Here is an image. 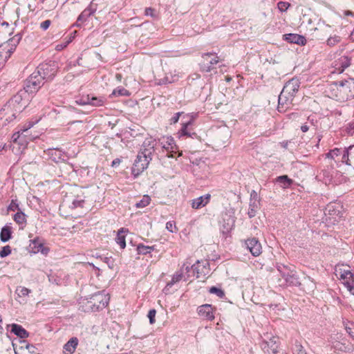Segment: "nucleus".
Here are the masks:
<instances>
[{
    "label": "nucleus",
    "mask_w": 354,
    "mask_h": 354,
    "mask_svg": "<svg viewBox=\"0 0 354 354\" xmlns=\"http://www.w3.org/2000/svg\"><path fill=\"white\" fill-rule=\"evenodd\" d=\"M89 95H82L75 100V103L79 105H89Z\"/></svg>",
    "instance_id": "nucleus-43"
},
{
    "label": "nucleus",
    "mask_w": 354,
    "mask_h": 354,
    "mask_svg": "<svg viewBox=\"0 0 354 354\" xmlns=\"http://www.w3.org/2000/svg\"><path fill=\"white\" fill-rule=\"evenodd\" d=\"M173 149H169V151H167V156L168 158H174L175 156V154L178 152V156H181L183 155V152L182 151H178V146L176 145V147H172Z\"/></svg>",
    "instance_id": "nucleus-48"
},
{
    "label": "nucleus",
    "mask_w": 354,
    "mask_h": 354,
    "mask_svg": "<svg viewBox=\"0 0 354 354\" xmlns=\"http://www.w3.org/2000/svg\"><path fill=\"white\" fill-rule=\"evenodd\" d=\"M209 292L212 294L216 295L219 298H223L225 297L224 291L216 286H212L209 288Z\"/></svg>",
    "instance_id": "nucleus-44"
},
{
    "label": "nucleus",
    "mask_w": 354,
    "mask_h": 354,
    "mask_svg": "<svg viewBox=\"0 0 354 354\" xmlns=\"http://www.w3.org/2000/svg\"><path fill=\"white\" fill-rule=\"evenodd\" d=\"M351 326H353V328H351V327H346V331L349 333V335H351V337H353L354 339V332L352 330V329H354V324H351Z\"/></svg>",
    "instance_id": "nucleus-64"
},
{
    "label": "nucleus",
    "mask_w": 354,
    "mask_h": 354,
    "mask_svg": "<svg viewBox=\"0 0 354 354\" xmlns=\"http://www.w3.org/2000/svg\"><path fill=\"white\" fill-rule=\"evenodd\" d=\"M192 124L193 120L192 119L182 124L181 128L177 133L179 138L184 136L192 138H198L197 133L194 131H192V129L190 128V127L192 125Z\"/></svg>",
    "instance_id": "nucleus-17"
},
{
    "label": "nucleus",
    "mask_w": 354,
    "mask_h": 354,
    "mask_svg": "<svg viewBox=\"0 0 354 354\" xmlns=\"http://www.w3.org/2000/svg\"><path fill=\"white\" fill-rule=\"evenodd\" d=\"M6 62V57H3V52L1 51V49H0V69L3 67Z\"/></svg>",
    "instance_id": "nucleus-62"
},
{
    "label": "nucleus",
    "mask_w": 354,
    "mask_h": 354,
    "mask_svg": "<svg viewBox=\"0 0 354 354\" xmlns=\"http://www.w3.org/2000/svg\"><path fill=\"white\" fill-rule=\"evenodd\" d=\"M50 24H51L50 20H49V19L45 20L41 23L40 28L42 30H46L49 28Z\"/></svg>",
    "instance_id": "nucleus-59"
},
{
    "label": "nucleus",
    "mask_w": 354,
    "mask_h": 354,
    "mask_svg": "<svg viewBox=\"0 0 354 354\" xmlns=\"http://www.w3.org/2000/svg\"><path fill=\"white\" fill-rule=\"evenodd\" d=\"M10 328V332L21 339L27 338L29 336V333L23 328L21 325L17 324H11L7 325V328Z\"/></svg>",
    "instance_id": "nucleus-21"
},
{
    "label": "nucleus",
    "mask_w": 354,
    "mask_h": 354,
    "mask_svg": "<svg viewBox=\"0 0 354 354\" xmlns=\"http://www.w3.org/2000/svg\"><path fill=\"white\" fill-rule=\"evenodd\" d=\"M151 160L152 158L150 156V152L140 151L133 163L132 174L135 176H138L147 168V166Z\"/></svg>",
    "instance_id": "nucleus-7"
},
{
    "label": "nucleus",
    "mask_w": 354,
    "mask_h": 354,
    "mask_svg": "<svg viewBox=\"0 0 354 354\" xmlns=\"http://www.w3.org/2000/svg\"><path fill=\"white\" fill-rule=\"evenodd\" d=\"M45 153L49 159L55 162H59L64 160V153L57 149H48Z\"/></svg>",
    "instance_id": "nucleus-23"
},
{
    "label": "nucleus",
    "mask_w": 354,
    "mask_h": 354,
    "mask_svg": "<svg viewBox=\"0 0 354 354\" xmlns=\"http://www.w3.org/2000/svg\"><path fill=\"white\" fill-rule=\"evenodd\" d=\"M276 182L281 183L283 185V187H288L292 183V180L289 178L288 176L283 175L278 176L276 178Z\"/></svg>",
    "instance_id": "nucleus-40"
},
{
    "label": "nucleus",
    "mask_w": 354,
    "mask_h": 354,
    "mask_svg": "<svg viewBox=\"0 0 354 354\" xmlns=\"http://www.w3.org/2000/svg\"><path fill=\"white\" fill-rule=\"evenodd\" d=\"M111 95L114 96H129L130 93L124 87L118 86L113 91Z\"/></svg>",
    "instance_id": "nucleus-39"
},
{
    "label": "nucleus",
    "mask_w": 354,
    "mask_h": 354,
    "mask_svg": "<svg viewBox=\"0 0 354 354\" xmlns=\"http://www.w3.org/2000/svg\"><path fill=\"white\" fill-rule=\"evenodd\" d=\"M194 274H196V278L203 277V279L209 274V263L207 261H197L196 263L191 266Z\"/></svg>",
    "instance_id": "nucleus-13"
},
{
    "label": "nucleus",
    "mask_w": 354,
    "mask_h": 354,
    "mask_svg": "<svg viewBox=\"0 0 354 354\" xmlns=\"http://www.w3.org/2000/svg\"><path fill=\"white\" fill-rule=\"evenodd\" d=\"M85 204L84 198L82 196H77L72 201L71 205L70 206L72 209L83 208Z\"/></svg>",
    "instance_id": "nucleus-36"
},
{
    "label": "nucleus",
    "mask_w": 354,
    "mask_h": 354,
    "mask_svg": "<svg viewBox=\"0 0 354 354\" xmlns=\"http://www.w3.org/2000/svg\"><path fill=\"white\" fill-rule=\"evenodd\" d=\"M156 314V311L155 309L149 310V311L148 313V315H147V317H148V318L149 319V323L151 324H154L155 322H156V319H155Z\"/></svg>",
    "instance_id": "nucleus-50"
},
{
    "label": "nucleus",
    "mask_w": 354,
    "mask_h": 354,
    "mask_svg": "<svg viewBox=\"0 0 354 354\" xmlns=\"http://www.w3.org/2000/svg\"><path fill=\"white\" fill-rule=\"evenodd\" d=\"M12 230L10 225L3 226L0 232V240L3 243H6L12 239Z\"/></svg>",
    "instance_id": "nucleus-29"
},
{
    "label": "nucleus",
    "mask_w": 354,
    "mask_h": 354,
    "mask_svg": "<svg viewBox=\"0 0 354 354\" xmlns=\"http://www.w3.org/2000/svg\"><path fill=\"white\" fill-rule=\"evenodd\" d=\"M205 203L203 201V197L199 196L195 199L192 201V207L194 209H200L203 207H205Z\"/></svg>",
    "instance_id": "nucleus-42"
},
{
    "label": "nucleus",
    "mask_w": 354,
    "mask_h": 354,
    "mask_svg": "<svg viewBox=\"0 0 354 354\" xmlns=\"http://www.w3.org/2000/svg\"><path fill=\"white\" fill-rule=\"evenodd\" d=\"M102 260L108 265L109 268L112 269L113 268L114 261L111 258L104 257Z\"/></svg>",
    "instance_id": "nucleus-57"
},
{
    "label": "nucleus",
    "mask_w": 354,
    "mask_h": 354,
    "mask_svg": "<svg viewBox=\"0 0 354 354\" xmlns=\"http://www.w3.org/2000/svg\"><path fill=\"white\" fill-rule=\"evenodd\" d=\"M214 310L215 308L210 304L201 305L197 309L199 316L209 321H212L214 319Z\"/></svg>",
    "instance_id": "nucleus-16"
},
{
    "label": "nucleus",
    "mask_w": 354,
    "mask_h": 354,
    "mask_svg": "<svg viewBox=\"0 0 354 354\" xmlns=\"http://www.w3.org/2000/svg\"><path fill=\"white\" fill-rule=\"evenodd\" d=\"M8 214L10 215L14 221H26V214L19 207L17 200H12L8 207Z\"/></svg>",
    "instance_id": "nucleus-12"
},
{
    "label": "nucleus",
    "mask_w": 354,
    "mask_h": 354,
    "mask_svg": "<svg viewBox=\"0 0 354 354\" xmlns=\"http://www.w3.org/2000/svg\"><path fill=\"white\" fill-rule=\"evenodd\" d=\"M244 244L254 257H258L261 254V244L257 239L254 237L248 239L245 241Z\"/></svg>",
    "instance_id": "nucleus-15"
},
{
    "label": "nucleus",
    "mask_w": 354,
    "mask_h": 354,
    "mask_svg": "<svg viewBox=\"0 0 354 354\" xmlns=\"http://www.w3.org/2000/svg\"><path fill=\"white\" fill-rule=\"evenodd\" d=\"M331 95L340 102L354 98V79L334 82L331 84Z\"/></svg>",
    "instance_id": "nucleus-3"
},
{
    "label": "nucleus",
    "mask_w": 354,
    "mask_h": 354,
    "mask_svg": "<svg viewBox=\"0 0 354 354\" xmlns=\"http://www.w3.org/2000/svg\"><path fill=\"white\" fill-rule=\"evenodd\" d=\"M89 105L93 106H102L104 104L106 99L104 97H96L93 95H89Z\"/></svg>",
    "instance_id": "nucleus-31"
},
{
    "label": "nucleus",
    "mask_w": 354,
    "mask_h": 354,
    "mask_svg": "<svg viewBox=\"0 0 354 354\" xmlns=\"http://www.w3.org/2000/svg\"><path fill=\"white\" fill-rule=\"evenodd\" d=\"M341 279L344 280V284L347 290L354 295V274L350 270L341 272Z\"/></svg>",
    "instance_id": "nucleus-18"
},
{
    "label": "nucleus",
    "mask_w": 354,
    "mask_h": 354,
    "mask_svg": "<svg viewBox=\"0 0 354 354\" xmlns=\"http://www.w3.org/2000/svg\"><path fill=\"white\" fill-rule=\"evenodd\" d=\"M283 40L291 44H296L301 46H304L306 44V39L305 37L299 34H285L283 35Z\"/></svg>",
    "instance_id": "nucleus-19"
},
{
    "label": "nucleus",
    "mask_w": 354,
    "mask_h": 354,
    "mask_svg": "<svg viewBox=\"0 0 354 354\" xmlns=\"http://www.w3.org/2000/svg\"><path fill=\"white\" fill-rule=\"evenodd\" d=\"M78 339L76 337H71L64 345V353L65 354H73L78 345Z\"/></svg>",
    "instance_id": "nucleus-25"
},
{
    "label": "nucleus",
    "mask_w": 354,
    "mask_h": 354,
    "mask_svg": "<svg viewBox=\"0 0 354 354\" xmlns=\"http://www.w3.org/2000/svg\"><path fill=\"white\" fill-rule=\"evenodd\" d=\"M39 121V119H35V120H30L23 124L20 129L12 136V139L15 142L21 138H24L26 142L28 140H32L38 137L37 135H30L28 133V130L31 129L35 124Z\"/></svg>",
    "instance_id": "nucleus-8"
},
{
    "label": "nucleus",
    "mask_w": 354,
    "mask_h": 354,
    "mask_svg": "<svg viewBox=\"0 0 354 354\" xmlns=\"http://www.w3.org/2000/svg\"><path fill=\"white\" fill-rule=\"evenodd\" d=\"M322 174H323V176L324 178H326V180H331L332 178H333V174H332V170L331 169H324L322 171Z\"/></svg>",
    "instance_id": "nucleus-54"
},
{
    "label": "nucleus",
    "mask_w": 354,
    "mask_h": 354,
    "mask_svg": "<svg viewBox=\"0 0 354 354\" xmlns=\"http://www.w3.org/2000/svg\"><path fill=\"white\" fill-rule=\"evenodd\" d=\"M155 250V246H147L142 243L137 245L136 250L138 254H148Z\"/></svg>",
    "instance_id": "nucleus-33"
},
{
    "label": "nucleus",
    "mask_w": 354,
    "mask_h": 354,
    "mask_svg": "<svg viewBox=\"0 0 354 354\" xmlns=\"http://www.w3.org/2000/svg\"><path fill=\"white\" fill-rule=\"evenodd\" d=\"M183 112L176 113L174 116L170 119V124H176L179 120L180 116L183 114Z\"/></svg>",
    "instance_id": "nucleus-56"
},
{
    "label": "nucleus",
    "mask_w": 354,
    "mask_h": 354,
    "mask_svg": "<svg viewBox=\"0 0 354 354\" xmlns=\"http://www.w3.org/2000/svg\"><path fill=\"white\" fill-rule=\"evenodd\" d=\"M20 343L25 345V348L28 351V353L31 354H39L36 352L37 348L35 346L30 344L25 341H20Z\"/></svg>",
    "instance_id": "nucleus-47"
},
{
    "label": "nucleus",
    "mask_w": 354,
    "mask_h": 354,
    "mask_svg": "<svg viewBox=\"0 0 354 354\" xmlns=\"http://www.w3.org/2000/svg\"><path fill=\"white\" fill-rule=\"evenodd\" d=\"M233 228L234 223H223L219 227L222 238L226 240L227 238L231 237V232Z\"/></svg>",
    "instance_id": "nucleus-26"
},
{
    "label": "nucleus",
    "mask_w": 354,
    "mask_h": 354,
    "mask_svg": "<svg viewBox=\"0 0 354 354\" xmlns=\"http://www.w3.org/2000/svg\"><path fill=\"white\" fill-rule=\"evenodd\" d=\"M158 145L167 152L169 151V149L176 147V143L172 137L163 138L162 140H159Z\"/></svg>",
    "instance_id": "nucleus-28"
},
{
    "label": "nucleus",
    "mask_w": 354,
    "mask_h": 354,
    "mask_svg": "<svg viewBox=\"0 0 354 354\" xmlns=\"http://www.w3.org/2000/svg\"><path fill=\"white\" fill-rule=\"evenodd\" d=\"M156 145V142L155 140L152 138L146 139L142 145L140 151L150 152V156H151L155 151L154 148Z\"/></svg>",
    "instance_id": "nucleus-30"
},
{
    "label": "nucleus",
    "mask_w": 354,
    "mask_h": 354,
    "mask_svg": "<svg viewBox=\"0 0 354 354\" xmlns=\"http://www.w3.org/2000/svg\"><path fill=\"white\" fill-rule=\"evenodd\" d=\"M341 41V37L338 35H333L330 36L327 40H326V45L329 47H333L335 46L336 44H339Z\"/></svg>",
    "instance_id": "nucleus-41"
},
{
    "label": "nucleus",
    "mask_w": 354,
    "mask_h": 354,
    "mask_svg": "<svg viewBox=\"0 0 354 354\" xmlns=\"http://www.w3.org/2000/svg\"><path fill=\"white\" fill-rule=\"evenodd\" d=\"M300 82L297 79H292L287 82L278 99L279 112H283L290 105L295 96L296 93L299 91Z\"/></svg>",
    "instance_id": "nucleus-4"
},
{
    "label": "nucleus",
    "mask_w": 354,
    "mask_h": 354,
    "mask_svg": "<svg viewBox=\"0 0 354 354\" xmlns=\"http://www.w3.org/2000/svg\"><path fill=\"white\" fill-rule=\"evenodd\" d=\"M145 15L147 16H151L152 17H154L156 16L154 9H153L151 8H147L145 9Z\"/></svg>",
    "instance_id": "nucleus-61"
},
{
    "label": "nucleus",
    "mask_w": 354,
    "mask_h": 354,
    "mask_svg": "<svg viewBox=\"0 0 354 354\" xmlns=\"http://www.w3.org/2000/svg\"><path fill=\"white\" fill-rule=\"evenodd\" d=\"M290 6V3H289L288 2H286V1H279L277 3L278 9L281 12H286L289 8Z\"/></svg>",
    "instance_id": "nucleus-49"
},
{
    "label": "nucleus",
    "mask_w": 354,
    "mask_h": 354,
    "mask_svg": "<svg viewBox=\"0 0 354 354\" xmlns=\"http://www.w3.org/2000/svg\"><path fill=\"white\" fill-rule=\"evenodd\" d=\"M344 153V149H342L335 148L326 153V157L335 159V158H337L339 156L341 158L340 160L342 162V156H343Z\"/></svg>",
    "instance_id": "nucleus-35"
},
{
    "label": "nucleus",
    "mask_w": 354,
    "mask_h": 354,
    "mask_svg": "<svg viewBox=\"0 0 354 354\" xmlns=\"http://www.w3.org/2000/svg\"><path fill=\"white\" fill-rule=\"evenodd\" d=\"M11 252H12L11 247L8 245H5V246L2 247L1 249L0 250V257L1 258L6 257L7 256H8L11 254Z\"/></svg>",
    "instance_id": "nucleus-45"
},
{
    "label": "nucleus",
    "mask_w": 354,
    "mask_h": 354,
    "mask_svg": "<svg viewBox=\"0 0 354 354\" xmlns=\"http://www.w3.org/2000/svg\"><path fill=\"white\" fill-rule=\"evenodd\" d=\"M32 250L34 253L41 252L42 254L46 256L50 249L48 247L45 246L43 243H39L37 240L35 239L32 243Z\"/></svg>",
    "instance_id": "nucleus-27"
},
{
    "label": "nucleus",
    "mask_w": 354,
    "mask_h": 354,
    "mask_svg": "<svg viewBox=\"0 0 354 354\" xmlns=\"http://www.w3.org/2000/svg\"><path fill=\"white\" fill-rule=\"evenodd\" d=\"M150 201L151 198L148 195H145L139 201L136 203L135 206L137 208H142L147 206L150 203Z\"/></svg>",
    "instance_id": "nucleus-38"
},
{
    "label": "nucleus",
    "mask_w": 354,
    "mask_h": 354,
    "mask_svg": "<svg viewBox=\"0 0 354 354\" xmlns=\"http://www.w3.org/2000/svg\"><path fill=\"white\" fill-rule=\"evenodd\" d=\"M35 73H39L42 77V79L46 81L51 80L55 75L57 73L56 67L54 65V62H53V65L50 64L45 63L41 64L37 67Z\"/></svg>",
    "instance_id": "nucleus-10"
},
{
    "label": "nucleus",
    "mask_w": 354,
    "mask_h": 354,
    "mask_svg": "<svg viewBox=\"0 0 354 354\" xmlns=\"http://www.w3.org/2000/svg\"><path fill=\"white\" fill-rule=\"evenodd\" d=\"M44 84V80L39 73L33 72L26 80L24 89L32 97Z\"/></svg>",
    "instance_id": "nucleus-6"
},
{
    "label": "nucleus",
    "mask_w": 354,
    "mask_h": 354,
    "mask_svg": "<svg viewBox=\"0 0 354 354\" xmlns=\"http://www.w3.org/2000/svg\"><path fill=\"white\" fill-rule=\"evenodd\" d=\"M203 61L200 64L201 70L204 72H210L214 69V65L218 63V57L212 53H207L202 55Z\"/></svg>",
    "instance_id": "nucleus-9"
},
{
    "label": "nucleus",
    "mask_w": 354,
    "mask_h": 354,
    "mask_svg": "<svg viewBox=\"0 0 354 354\" xmlns=\"http://www.w3.org/2000/svg\"><path fill=\"white\" fill-rule=\"evenodd\" d=\"M12 346L13 347L14 351L15 354H23L22 351H24L25 348V345L22 344L17 347V345L12 342Z\"/></svg>",
    "instance_id": "nucleus-52"
},
{
    "label": "nucleus",
    "mask_w": 354,
    "mask_h": 354,
    "mask_svg": "<svg viewBox=\"0 0 354 354\" xmlns=\"http://www.w3.org/2000/svg\"><path fill=\"white\" fill-rule=\"evenodd\" d=\"M3 115L4 116L1 119L5 118V120L9 123L17 118V114H15V116H12V111H9V113H6L4 112Z\"/></svg>",
    "instance_id": "nucleus-53"
},
{
    "label": "nucleus",
    "mask_w": 354,
    "mask_h": 354,
    "mask_svg": "<svg viewBox=\"0 0 354 354\" xmlns=\"http://www.w3.org/2000/svg\"><path fill=\"white\" fill-rule=\"evenodd\" d=\"M292 354H308L304 346L298 340H295L292 345Z\"/></svg>",
    "instance_id": "nucleus-34"
},
{
    "label": "nucleus",
    "mask_w": 354,
    "mask_h": 354,
    "mask_svg": "<svg viewBox=\"0 0 354 354\" xmlns=\"http://www.w3.org/2000/svg\"><path fill=\"white\" fill-rule=\"evenodd\" d=\"M351 64V59L348 56H342L338 59L336 66L341 68L342 72L345 68H348Z\"/></svg>",
    "instance_id": "nucleus-32"
},
{
    "label": "nucleus",
    "mask_w": 354,
    "mask_h": 354,
    "mask_svg": "<svg viewBox=\"0 0 354 354\" xmlns=\"http://www.w3.org/2000/svg\"><path fill=\"white\" fill-rule=\"evenodd\" d=\"M21 37L22 36L21 34H17L9 40V44L8 45L0 46V49H1V51L3 52V57H6V61L14 52L17 44H19Z\"/></svg>",
    "instance_id": "nucleus-14"
},
{
    "label": "nucleus",
    "mask_w": 354,
    "mask_h": 354,
    "mask_svg": "<svg viewBox=\"0 0 354 354\" xmlns=\"http://www.w3.org/2000/svg\"><path fill=\"white\" fill-rule=\"evenodd\" d=\"M283 279L289 286L297 287L301 285L298 276L295 274V272L292 270H288L287 272H283Z\"/></svg>",
    "instance_id": "nucleus-20"
},
{
    "label": "nucleus",
    "mask_w": 354,
    "mask_h": 354,
    "mask_svg": "<svg viewBox=\"0 0 354 354\" xmlns=\"http://www.w3.org/2000/svg\"><path fill=\"white\" fill-rule=\"evenodd\" d=\"M176 224V223H166V228L171 232H176L178 227Z\"/></svg>",
    "instance_id": "nucleus-51"
},
{
    "label": "nucleus",
    "mask_w": 354,
    "mask_h": 354,
    "mask_svg": "<svg viewBox=\"0 0 354 354\" xmlns=\"http://www.w3.org/2000/svg\"><path fill=\"white\" fill-rule=\"evenodd\" d=\"M203 197V201L205 203V205H206L211 198V195L209 194H207L205 195L201 196Z\"/></svg>",
    "instance_id": "nucleus-63"
},
{
    "label": "nucleus",
    "mask_w": 354,
    "mask_h": 354,
    "mask_svg": "<svg viewBox=\"0 0 354 354\" xmlns=\"http://www.w3.org/2000/svg\"><path fill=\"white\" fill-rule=\"evenodd\" d=\"M346 131L348 134L353 136L354 135V122H350L346 127Z\"/></svg>",
    "instance_id": "nucleus-55"
},
{
    "label": "nucleus",
    "mask_w": 354,
    "mask_h": 354,
    "mask_svg": "<svg viewBox=\"0 0 354 354\" xmlns=\"http://www.w3.org/2000/svg\"><path fill=\"white\" fill-rule=\"evenodd\" d=\"M24 88L20 89L0 110V118L12 111V115L20 113L32 100V97Z\"/></svg>",
    "instance_id": "nucleus-2"
},
{
    "label": "nucleus",
    "mask_w": 354,
    "mask_h": 354,
    "mask_svg": "<svg viewBox=\"0 0 354 354\" xmlns=\"http://www.w3.org/2000/svg\"><path fill=\"white\" fill-rule=\"evenodd\" d=\"M342 163L354 167V145L344 148L342 156Z\"/></svg>",
    "instance_id": "nucleus-22"
},
{
    "label": "nucleus",
    "mask_w": 354,
    "mask_h": 354,
    "mask_svg": "<svg viewBox=\"0 0 354 354\" xmlns=\"http://www.w3.org/2000/svg\"><path fill=\"white\" fill-rule=\"evenodd\" d=\"M109 299L104 290L97 291L88 297L82 298L79 309L84 313L100 311L109 304Z\"/></svg>",
    "instance_id": "nucleus-1"
},
{
    "label": "nucleus",
    "mask_w": 354,
    "mask_h": 354,
    "mask_svg": "<svg viewBox=\"0 0 354 354\" xmlns=\"http://www.w3.org/2000/svg\"><path fill=\"white\" fill-rule=\"evenodd\" d=\"M342 206L338 203H330L325 209L326 221H338L342 218Z\"/></svg>",
    "instance_id": "nucleus-11"
},
{
    "label": "nucleus",
    "mask_w": 354,
    "mask_h": 354,
    "mask_svg": "<svg viewBox=\"0 0 354 354\" xmlns=\"http://www.w3.org/2000/svg\"><path fill=\"white\" fill-rule=\"evenodd\" d=\"M31 290L30 289L25 287H19L16 290V293L19 297L28 296Z\"/></svg>",
    "instance_id": "nucleus-46"
},
{
    "label": "nucleus",
    "mask_w": 354,
    "mask_h": 354,
    "mask_svg": "<svg viewBox=\"0 0 354 354\" xmlns=\"http://www.w3.org/2000/svg\"><path fill=\"white\" fill-rule=\"evenodd\" d=\"M279 341L277 337L268 336L263 338L260 343V346L263 351L267 354H287L284 351L279 348Z\"/></svg>",
    "instance_id": "nucleus-5"
},
{
    "label": "nucleus",
    "mask_w": 354,
    "mask_h": 354,
    "mask_svg": "<svg viewBox=\"0 0 354 354\" xmlns=\"http://www.w3.org/2000/svg\"><path fill=\"white\" fill-rule=\"evenodd\" d=\"M129 232L127 228L122 227L118 232L115 239V242L120 245L121 249H124L126 247V235Z\"/></svg>",
    "instance_id": "nucleus-24"
},
{
    "label": "nucleus",
    "mask_w": 354,
    "mask_h": 354,
    "mask_svg": "<svg viewBox=\"0 0 354 354\" xmlns=\"http://www.w3.org/2000/svg\"><path fill=\"white\" fill-rule=\"evenodd\" d=\"M182 277H183V274L181 272L176 273V274H174L171 278V280L167 283L164 290L167 291L169 289V288H171L174 284L180 281L182 279Z\"/></svg>",
    "instance_id": "nucleus-37"
},
{
    "label": "nucleus",
    "mask_w": 354,
    "mask_h": 354,
    "mask_svg": "<svg viewBox=\"0 0 354 354\" xmlns=\"http://www.w3.org/2000/svg\"><path fill=\"white\" fill-rule=\"evenodd\" d=\"M277 270L281 273V276L283 278V272H287V271L290 270L286 266L279 265L277 266Z\"/></svg>",
    "instance_id": "nucleus-58"
},
{
    "label": "nucleus",
    "mask_w": 354,
    "mask_h": 354,
    "mask_svg": "<svg viewBox=\"0 0 354 354\" xmlns=\"http://www.w3.org/2000/svg\"><path fill=\"white\" fill-rule=\"evenodd\" d=\"M93 12H91L90 10L88 9H86L84 10L82 14L79 16L78 17V20H81L82 18L84 17H87L88 16H90Z\"/></svg>",
    "instance_id": "nucleus-60"
}]
</instances>
